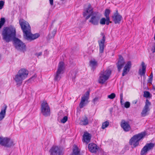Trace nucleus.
I'll return each mask as SVG.
<instances>
[{
	"mask_svg": "<svg viewBox=\"0 0 155 155\" xmlns=\"http://www.w3.org/2000/svg\"><path fill=\"white\" fill-rule=\"evenodd\" d=\"M88 150L91 152L96 153L99 149V147L95 144L91 143L88 145Z\"/></svg>",
	"mask_w": 155,
	"mask_h": 155,
	"instance_id": "nucleus-17",
	"label": "nucleus"
},
{
	"mask_svg": "<svg viewBox=\"0 0 155 155\" xmlns=\"http://www.w3.org/2000/svg\"><path fill=\"white\" fill-rule=\"evenodd\" d=\"M56 146H53L50 149L49 152L51 155H57Z\"/></svg>",
	"mask_w": 155,
	"mask_h": 155,
	"instance_id": "nucleus-25",
	"label": "nucleus"
},
{
	"mask_svg": "<svg viewBox=\"0 0 155 155\" xmlns=\"http://www.w3.org/2000/svg\"><path fill=\"white\" fill-rule=\"evenodd\" d=\"M120 126L121 127L125 132L129 131L131 129V127L128 121H126L124 120H121Z\"/></svg>",
	"mask_w": 155,
	"mask_h": 155,
	"instance_id": "nucleus-15",
	"label": "nucleus"
},
{
	"mask_svg": "<svg viewBox=\"0 0 155 155\" xmlns=\"http://www.w3.org/2000/svg\"><path fill=\"white\" fill-rule=\"evenodd\" d=\"M49 1L50 4L51 5H53V0H49Z\"/></svg>",
	"mask_w": 155,
	"mask_h": 155,
	"instance_id": "nucleus-44",
	"label": "nucleus"
},
{
	"mask_svg": "<svg viewBox=\"0 0 155 155\" xmlns=\"http://www.w3.org/2000/svg\"><path fill=\"white\" fill-rule=\"evenodd\" d=\"M57 30L56 29H54L53 31H52L51 33L52 35H51L50 34L49 35V36L50 38H54V36H55V34L56 33Z\"/></svg>",
	"mask_w": 155,
	"mask_h": 155,
	"instance_id": "nucleus-32",
	"label": "nucleus"
},
{
	"mask_svg": "<svg viewBox=\"0 0 155 155\" xmlns=\"http://www.w3.org/2000/svg\"><path fill=\"white\" fill-rule=\"evenodd\" d=\"M106 19L105 18H103L100 20V23L101 25H105L106 24Z\"/></svg>",
	"mask_w": 155,
	"mask_h": 155,
	"instance_id": "nucleus-33",
	"label": "nucleus"
},
{
	"mask_svg": "<svg viewBox=\"0 0 155 155\" xmlns=\"http://www.w3.org/2000/svg\"><path fill=\"white\" fill-rule=\"evenodd\" d=\"M120 103H121V105H123L124 104L123 103V99H122V98H120Z\"/></svg>",
	"mask_w": 155,
	"mask_h": 155,
	"instance_id": "nucleus-45",
	"label": "nucleus"
},
{
	"mask_svg": "<svg viewBox=\"0 0 155 155\" xmlns=\"http://www.w3.org/2000/svg\"><path fill=\"white\" fill-rule=\"evenodd\" d=\"M42 54V52H39L38 53H36L35 54V55L36 56H37L38 57L39 56L41 55Z\"/></svg>",
	"mask_w": 155,
	"mask_h": 155,
	"instance_id": "nucleus-43",
	"label": "nucleus"
},
{
	"mask_svg": "<svg viewBox=\"0 0 155 155\" xmlns=\"http://www.w3.org/2000/svg\"><path fill=\"white\" fill-rule=\"evenodd\" d=\"M106 24L107 25H108L109 23H111L112 22L110 21L109 17H106Z\"/></svg>",
	"mask_w": 155,
	"mask_h": 155,
	"instance_id": "nucleus-38",
	"label": "nucleus"
},
{
	"mask_svg": "<svg viewBox=\"0 0 155 155\" xmlns=\"http://www.w3.org/2000/svg\"><path fill=\"white\" fill-rule=\"evenodd\" d=\"M123 99V94H120V99Z\"/></svg>",
	"mask_w": 155,
	"mask_h": 155,
	"instance_id": "nucleus-50",
	"label": "nucleus"
},
{
	"mask_svg": "<svg viewBox=\"0 0 155 155\" xmlns=\"http://www.w3.org/2000/svg\"><path fill=\"white\" fill-rule=\"evenodd\" d=\"M143 93V96L146 98L150 97L151 96V95L149 91H144Z\"/></svg>",
	"mask_w": 155,
	"mask_h": 155,
	"instance_id": "nucleus-28",
	"label": "nucleus"
},
{
	"mask_svg": "<svg viewBox=\"0 0 155 155\" xmlns=\"http://www.w3.org/2000/svg\"><path fill=\"white\" fill-rule=\"evenodd\" d=\"M88 124V120L87 118L85 116L83 120H81L80 122V124L81 125H86Z\"/></svg>",
	"mask_w": 155,
	"mask_h": 155,
	"instance_id": "nucleus-26",
	"label": "nucleus"
},
{
	"mask_svg": "<svg viewBox=\"0 0 155 155\" xmlns=\"http://www.w3.org/2000/svg\"><path fill=\"white\" fill-rule=\"evenodd\" d=\"M64 69V63L63 62H60L58 66L57 71L55 75L54 80L56 81H59L61 78V75L63 74Z\"/></svg>",
	"mask_w": 155,
	"mask_h": 155,
	"instance_id": "nucleus-7",
	"label": "nucleus"
},
{
	"mask_svg": "<svg viewBox=\"0 0 155 155\" xmlns=\"http://www.w3.org/2000/svg\"><path fill=\"white\" fill-rule=\"evenodd\" d=\"M149 78H153V74L152 72L150 74V75L149 76Z\"/></svg>",
	"mask_w": 155,
	"mask_h": 155,
	"instance_id": "nucleus-46",
	"label": "nucleus"
},
{
	"mask_svg": "<svg viewBox=\"0 0 155 155\" xmlns=\"http://www.w3.org/2000/svg\"><path fill=\"white\" fill-rule=\"evenodd\" d=\"M111 71L109 70L101 71L100 74L98 82L101 84H104L109 78Z\"/></svg>",
	"mask_w": 155,
	"mask_h": 155,
	"instance_id": "nucleus-5",
	"label": "nucleus"
},
{
	"mask_svg": "<svg viewBox=\"0 0 155 155\" xmlns=\"http://www.w3.org/2000/svg\"><path fill=\"white\" fill-rule=\"evenodd\" d=\"M80 150L76 145H74L73 147L72 152L71 155H80Z\"/></svg>",
	"mask_w": 155,
	"mask_h": 155,
	"instance_id": "nucleus-22",
	"label": "nucleus"
},
{
	"mask_svg": "<svg viewBox=\"0 0 155 155\" xmlns=\"http://www.w3.org/2000/svg\"><path fill=\"white\" fill-rule=\"evenodd\" d=\"M110 10L108 9H105V11L104 12V16L106 17H109V15L110 14Z\"/></svg>",
	"mask_w": 155,
	"mask_h": 155,
	"instance_id": "nucleus-30",
	"label": "nucleus"
},
{
	"mask_svg": "<svg viewBox=\"0 0 155 155\" xmlns=\"http://www.w3.org/2000/svg\"><path fill=\"white\" fill-rule=\"evenodd\" d=\"M151 51L153 53L155 52V43L154 44V45L151 49Z\"/></svg>",
	"mask_w": 155,
	"mask_h": 155,
	"instance_id": "nucleus-42",
	"label": "nucleus"
},
{
	"mask_svg": "<svg viewBox=\"0 0 155 155\" xmlns=\"http://www.w3.org/2000/svg\"><path fill=\"white\" fill-rule=\"evenodd\" d=\"M56 150L57 155H63L64 154L63 149L61 147L56 146Z\"/></svg>",
	"mask_w": 155,
	"mask_h": 155,
	"instance_id": "nucleus-24",
	"label": "nucleus"
},
{
	"mask_svg": "<svg viewBox=\"0 0 155 155\" xmlns=\"http://www.w3.org/2000/svg\"><path fill=\"white\" fill-rule=\"evenodd\" d=\"M115 94L114 93L111 94L110 95H108V97L110 99H113L115 97Z\"/></svg>",
	"mask_w": 155,
	"mask_h": 155,
	"instance_id": "nucleus-37",
	"label": "nucleus"
},
{
	"mask_svg": "<svg viewBox=\"0 0 155 155\" xmlns=\"http://www.w3.org/2000/svg\"><path fill=\"white\" fill-rule=\"evenodd\" d=\"M4 138L1 137H0V144L2 145Z\"/></svg>",
	"mask_w": 155,
	"mask_h": 155,
	"instance_id": "nucleus-40",
	"label": "nucleus"
},
{
	"mask_svg": "<svg viewBox=\"0 0 155 155\" xmlns=\"http://www.w3.org/2000/svg\"><path fill=\"white\" fill-rule=\"evenodd\" d=\"M124 104V107L126 108H127L130 107V103L129 102L127 101Z\"/></svg>",
	"mask_w": 155,
	"mask_h": 155,
	"instance_id": "nucleus-35",
	"label": "nucleus"
},
{
	"mask_svg": "<svg viewBox=\"0 0 155 155\" xmlns=\"http://www.w3.org/2000/svg\"><path fill=\"white\" fill-rule=\"evenodd\" d=\"M113 108H112H112H110V110H110V113H112V111H113Z\"/></svg>",
	"mask_w": 155,
	"mask_h": 155,
	"instance_id": "nucleus-47",
	"label": "nucleus"
},
{
	"mask_svg": "<svg viewBox=\"0 0 155 155\" xmlns=\"http://www.w3.org/2000/svg\"><path fill=\"white\" fill-rule=\"evenodd\" d=\"M137 101H134L133 102V103L134 104H136L137 103Z\"/></svg>",
	"mask_w": 155,
	"mask_h": 155,
	"instance_id": "nucleus-49",
	"label": "nucleus"
},
{
	"mask_svg": "<svg viewBox=\"0 0 155 155\" xmlns=\"http://www.w3.org/2000/svg\"><path fill=\"white\" fill-rule=\"evenodd\" d=\"M75 78V75H74V76H73V78H72V80H73V81Z\"/></svg>",
	"mask_w": 155,
	"mask_h": 155,
	"instance_id": "nucleus-51",
	"label": "nucleus"
},
{
	"mask_svg": "<svg viewBox=\"0 0 155 155\" xmlns=\"http://www.w3.org/2000/svg\"><path fill=\"white\" fill-rule=\"evenodd\" d=\"M5 22V19L4 18H1L0 20V29L4 25Z\"/></svg>",
	"mask_w": 155,
	"mask_h": 155,
	"instance_id": "nucleus-29",
	"label": "nucleus"
},
{
	"mask_svg": "<svg viewBox=\"0 0 155 155\" xmlns=\"http://www.w3.org/2000/svg\"><path fill=\"white\" fill-rule=\"evenodd\" d=\"M151 104V103L147 99L145 102V104L142 112L141 113V115L142 117H145L148 114V112L150 111L149 106Z\"/></svg>",
	"mask_w": 155,
	"mask_h": 155,
	"instance_id": "nucleus-12",
	"label": "nucleus"
},
{
	"mask_svg": "<svg viewBox=\"0 0 155 155\" xmlns=\"http://www.w3.org/2000/svg\"><path fill=\"white\" fill-rule=\"evenodd\" d=\"M154 145V144L152 143H147L142 149L140 152L141 155H146L148 151L153 148Z\"/></svg>",
	"mask_w": 155,
	"mask_h": 155,
	"instance_id": "nucleus-10",
	"label": "nucleus"
},
{
	"mask_svg": "<svg viewBox=\"0 0 155 155\" xmlns=\"http://www.w3.org/2000/svg\"><path fill=\"white\" fill-rule=\"evenodd\" d=\"M39 36L40 35L38 33H35L33 34L31 33L30 31L24 36V38L25 40H27L29 41H31L38 38Z\"/></svg>",
	"mask_w": 155,
	"mask_h": 155,
	"instance_id": "nucleus-11",
	"label": "nucleus"
},
{
	"mask_svg": "<svg viewBox=\"0 0 155 155\" xmlns=\"http://www.w3.org/2000/svg\"><path fill=\"white\" fill-rule=\"evenodd\" d=\"M131 67V61H128L124 67L122 73V76H124L127 74L130 71Z\"/></svg>",
	"mask_w": 155,
	"mask_h": 155,
	"instance_id": "nucleus-19",
	"label": "nucleus"
},
{
	"mask_svg": "<svg viewBox=\"0 0 155 155\" xmlns=\"http://www.w3.org/2000/svg\"><path fill=\"white\" fill-rule=\"evenodd\" d=\"M92 10L93 9L91 8V5L89 4L86 10L83 12V16L84 17H85L87 15V13H91V14L90 15H88L86 17V19H88L91 17L90 19L89 20V22L93 25H98L101 15L98 12H93Z\"/></svg>",
	"mask_w": 155,
	"mask_h": 155,
	"instance_id": "nucleus-2",
	"label": "nucleus"
},
{
	"mask_svg": "<svg viewBox=\"0 0 155 155\" xmlns=\"http://www.w3.org/2000/svg\"><path fill=\"white\" fill-rule=\"evenodd\" d=\"M83 141L87 144L90 141L91 135L88 132H85L83 135Z\"/></svg>",
	"mask_w": 155,
	"mask_h": 155,
	"instance_id": "nucleus-20",
	"label": "nucleus"
},
{
	"mask_svg": "<svg viewBox=\"0 0 155 155\" xmlns=\"http://www.w3.org/2000/svg\"><path fill=\"white\" fill-rule=\"evenodd\" d=\"M68 119V117L67 116H65L61 120V122L64 123L67 121Z\"/></svg>",
	"mask_w": 155,
	"mask_h": 155,
	"instance_id": "nucleus-34",
	"label": "nucleus"
},
{
	"mask_svg": "<svg viewBox=\"0 0 155 155\" xmlns=\"http://www.w3.org/2000/svg\"><path fill=\"white\" fill-rule=\"evenodd\" d=\"M152 81L153 78H149L147 81L148 83H149L151 84L152 82Z\"/></svg>",
	"mask_w": 155,
	"mask_h": 155,
	"instance_id": "nucleus-41",
	"label": "nucleus"
},
{
	"mask_svg": "<svg viewBox=\"0 0 155 155\" xmlns=\"http://www.w3.org/2000/svg\"><path fill=\"white\" fill-rule=\"evenodd\" d=\"M28 74V72L27 70L25 68L20 69L14 78V80L16 83V84L21 85L23 81L27 77Z\"/></svg>",
	"mask_w": 155,
	"mask_h": 155,
	"instance_id": "nucleus-3",
	"label": "nucleus"
},
{
	"mask_svg": "<svg viewBox=\"0 0 155 155\" xmlns=\"http://www.w3.org/2000/svg\"><path fill=\"white\" fill-rule=\"evenodd\" d=\"M112 18L113 21L115 24H119L122 18V16L118 13L117 10L114 13Z\"/></svg>",
	"mask_w": 155,
	"mask_h": 155,
	"instance_id": "nucleus-13",
	"label": "nucleus"
},
{
	"mask_svg": "<svg viewBox=\"0 0 155 155\" xmlns=\"http://www.w3.org/2000/svg\"><path fill=\"white\" fill-rule=\"evenodd\" d=\"M36 77L35 76H32V77H31L30 79V80H31V79H32L33 78H35Z\"/></svg>",
	"mask_w": 155,
	"mask_h": 155,
	"instance_id": "nucleus-48",
	"label": "nucleus"
},
{
	"mask_svg": "<svg viewBox=\"0 0 155 155\" xmlns=\"http://www.w3.org/2000/svg\"><path fill=\"white\" fill-rule=\"evenodd\" d=\"M125 62L123 57L121 55L119 56V60L117 64L118 71L120 72L124 65Z\"/></svg>",
	"mask_w": 155,
	"mask_h": 155,
	"instance_id": "nucleus-18",
	"label": "nucleus"
},
{
	"mask_svg": "<svg viewBox=\"0 0 155 155\" xmlns=\"http://www.w3.org/2000/svg\"><path fill=\"white\" fill-rule=\"evenodd\" d=\"M153 89H154V90H155V88H153Z\"/></svg>",
	"mask_w": 155,
	"mask_h": 155,
	"instance_id": "nucleus-53",
	"label": "nucleus"
},
{
	"mask_svg": "<svg viewBox=\"0 0 155 155\" xmlns=\"http://www.w3.org/2000/svg\"><path fill=\"white\" fill-rule=\"evenodd\" d=\"M2 39L6 42L8 43L13 40L15 48L23 52L26 51L25 45L19 39L16 37V31L15 28L12 26L4 28L2 31Z\"/></svg>",
	"mask_w": 155,
	"mask_h": 155,
	"instance_id": "nucleus-1",
	"label": "nucleus"
},
{
	"mask_svg": "<svg viewBox=\"0 0 155 155\" xmlns=\"http://www.w3.org/2000/svg\"><path fill=\"white\" fill-rule=\"evenodd\" d=\"M101 35L103 36L102 39L98 41L100 53H103L104 48V43L105 41V37L103 33H101Z\"/></svg>",
	"mask_w": 155,
	"mask_h": 155,
	"instance_id": "nucleus-14",
	"label": "nucleus"
},
{
	"mask_svg": "<svg viewBox=\"0 0 155 155\" xmlns=\"http://www.w3.org/2000/svg\"><path fill=\"white\" fill-rule=\"evenodd\" d=\"M142 69H139V74L141 76H145L146 72V67L145 66L143 62L142 63Z\"/></svg>",
	"mask_w": 155,
	"mask_h": 155,
	"instance_id": "nucleus-23",
	"label": "nucleus"
},
{
	"mask_svg": "<svg viewBox=\"0 0 155 155\" xmlns=\"http://www.w3.org/2000/svg\"><path fill=\"white\" fill-rule=\"evenodd\" d=\"M4 2L2 1H0V9L2 8L4 5Z\"/></svg>",
	"mask_w": 155,
	"mask_h": 155,
	"instance_id": "nucleus-39",
	"label": "nucleus"
},
{
	"mask_svg": "<svg viewBox=\"0 0 155 155\" xmlns=\"http://www.w3.org/2000/svg\"><path fill=\"white\" fill-rule=\"evenodd\" d=\"M14 145L13 142L12 140L8 138H4L2 146L6 147H10Z\"/></svg>",
	"mask_w": 155,
	"mask_h": 155,
	"instance_id": "nucleus-16",
	"label": "nucleus"
},
{
	"mask_svg": "<svg viewBox=\"0 0 155 155\" xmlns=\"http://www.w3.org/2000/svg\"><path fill=\"white\" fill-rule=\"evenodd\" d=\"M89 95L90 91H88L82 96L81 101L79 104V107L80 108H82L88 103Z\"/></svg>",
	"mask_w": 155,
	"mask_h": 155,
	"instance_id": "nucleus-9",
	"label": "nucleus"
},
{
	"mask_svg": "<svg viewBox=\"0 0 155 155\" xmlns=\"http://www.w3.org/2000/svg\"><path fill=\"white\" fill-rule=\"evenodd\" d=\"M109 124V122L107 121H106L102 124V125L101 126V128L102 129H104L106 128L107 127Z\"/></svg>",
	"mask_w": 155,
	"mask_h": 155,
	"instance_id": "nucleus-27",
	"label": "nucleus"
},
{
	"mask_svg": "<svg viewBox=\"0 0 155 155\" xmlns=\"http://www.w3.org/2000/svg\"><path fill=\"white\" fill-rule=\"evenodd\" d=\"M99 100V97H96L93 99L92 100V102L93 103L95 104H96L98 101Z\"/></svg>",
	"mask_w": 155,
	"mask_h": 155,
	"instance_id": "nucleus-36",
	"label": "nucleus"
},
{
	"mask_svg": "<svg viewBox=\"0 0 155 155\" xmlns=\"http://www.w3.org/2000/svg\"><path fill=\"white\" fill-rule=\"evenodd\" d=\"M41 112L45 117L50 116V110L48 104L46 102H43L41 104Z\"/></svg>",
	"mask_w": 155,
	"mask_h": 155,
	"instance_id": "nucleus-8",
	"label": "nucleus"
},
{
	"mask_svg": "<svg viewBox=\"0 0 155 155\" xmlns=\"http://www.w3.org/2000/svg\"><path fill=\"white\" fill-rule=\"evenodd\" d=\"M153 89H154V90H155V88H153Z\"/></svg>",
	"mask_w": 155,
	"mask_h": 155,
	"instance_id": "nucleus-52",
	"label": "nucleus"
},
{
	"mask_svg": "<svg viewBox=\"0 0 155 155\" xmlns=\"http://www.w3.org/2000/svg\"><path fill=\"white\" fill-rule=\"evenodd\" d=\"M90 65L92 67L94 68L96 66L97 64V62L95 61H90Z\"/></svg>",
	"mask_w": 155,
	"mask_h": 155,
	"instance_id": "nucleus-31",
	"label": "nucleus"
},
{
	"mask_svg": "<svg viewBox=\"0 0 155 155\" xmlns=\"http://www.w3.org/2000/svg\"><path fill=\"white\" fill-rule=\"evenodd\" d=\"M19 23L23 32V37L31 31V27L28 23L23 19L19 20Z\"/></svg>",
	"mask_w": 155,
	"mask_h": 155,
	"instance_id": "nucleus-6",
	"label": "nucleus"
},
{
	"mask_svg": "<svg viewBox=\"0 0 155 155\" xmlns=\"http://www.w3.org/2000/svg\"><path fill=\"white\" fill-rule=\"evenodd\" d=\"M7 108V105L6 104H4L3 107L2 108L1 112H0V121L2 120L4 118Z\"/></svg>",
	"mask_w": 155,
	"mask_h": 155,
	"instance_id": "nucleus-21",
	"label": "nucleus"
},
{
	"mask_svg": "<svg viewBox=\"0 0 155 155\" xmlns=\"http://www.w3.org/2000/svg\"><path fill=\"white\" fill-rule=\"evenodd\" d=\"M145 134L142 132L134 135L130 140L129 144L132 148H135L139 144V141L145 136Z\"/></svg>",
	"mask_w": 155,
	"mask_h": 155,
	"instance_id": "nucleus-4",
	"label": "nucleus"
}]
</instances>
